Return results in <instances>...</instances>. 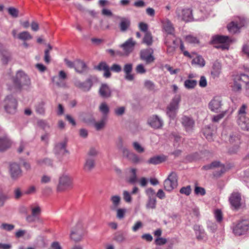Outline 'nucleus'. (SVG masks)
<instances>
[{
  "label": "nucleus",
  "mask_w": 249,
  "mask_h": 249,
  "mask_svg": "<svg viewBox=\"0 0 249 249\" xmlns=\"http://www.w3.org/2000/svg\"><path fill=\"white\" fill-rule=\"evenodd\" d=\"M13 87L9 88L14 92L20 90L24 86L29 87L31 80L29 76L22 71H18L13 78Z\"/></svg>",
  "instance_id": "nucleus-1"
},
{
  "label": "nucleus",
  "mask_w": 249,
  "mask_h": 249,
  "mask_svg": "<svg viewBox=\"0 0 249 249\" xmlns=\"http://www.w3.org/2000/svg\"><path fill=\"white\" fill-rule=\"evenodd\" d=\"M181 97L179 94L175 95L171 100L166 109V114L167 116L172 120H174L177 114L179 109V103L181 101Z\"/></svg>",
  "instance_id": "nucleus-2"
},
{
  "label": "nucleus",
  "mask_w": 249,
  "mask_h": 249,
  "mask_svg": "<svg viewBox=\"0 0 249 249\" xmlns=\"http://www.w3.org/2000/svg\"><path fill=\"white\" fill-rule=\"evenodd\" d=\"M231 40L228 36L216 35L212 37V43L213 44H219L216 46V48H220L223 50H228L229 47Z\"/></svg>",
  "instance_id": "nucleus-3"
},
{
  "label": "nucleus",
  "mask_w": 249,
  "mask_h": 249,
  "mask_svg": "<svg viewBox=\"0 0 249 249\" xmlns=\"http://www.w3.org/2000/svg\"><path fill=\"white\" fill-rule=\"evenodd\" d=\"M164 188L168 191H171L178 186V175L175 172H172L164 182Z\"/></svg>",
  "instance_id": "nucleus-4"
},
{
  "label": "nucleus",
  "mask_w": 249,
  "mask_h": 249,
  "mask_svg": "<svg viewBox=\"0 0 249 249\" xmlns=\"http://www.w3.org/2000/svg\"><path fill=\"white\" fill-rule=\"evenodd\" d=\"M72 178L68 175L63 174L59 178L58 191H63L72 186Z\"/></svg>",
  "instance_id": "nucleus-5"
},
{
  "label": "nucleus",
  "mask_w": 249,
  "mask_h": 249,
  "mask_svg": "<svg viewBox=\"0 0 249 249\" xmlns=\"http://www.w3.org/2000/svg\"><path fill=\"white\" fill-rule=\"evenodd\" d=\"M18 103L16 99L12 95L6 97L4 100V109L5 111L10 114H14L17 111Z\"/></svg>",
  "instance_id": "nucleus-6"
},
{
  "label": "nucleus",
  "mask_w": 249,
  "mask_h": 249,
  "mask_svg": "<svg viewBox=\"0 0 249 249\" xmlns=\"http://www.w3.org/2000/svg\"><path fill=\"white\" fill-rule=\"evenodd\" d=\"M249 229V221L244 220L239 222L233 229V232L236 235L245 234Z\"/></svg>",
  "instance_id": "nucleus-7"
},
{
  "label": "nucleus",
  "mask_w": 249,
  "mask_h": 249,
  "mask_svg": "<svg viewBox=\"0 0 249 249\" xmlns=\"http://www.w3.org/2000/svg\"><path fill=\"white\" fill-rule=\"evenodd\" d=\"M179 38H170L169 36H166L165 37V44L167 47V53L170 55H173L176 49L178 46Z\"/></svg>",
  "instance_id": "nucleus-8"
},
{
  "label": "nucleus",
  "mask_w": 249,
  "mask_h": 249,
  "mask_svg": "<svg viewBox=\"0 0 249 249\" xmlns=\"http://www.w3.org/2000/svg\"><path fill=\"white\" fill-rule=\"evenodd\" d=\"M119 149H122L123 156L127 158L129 160L135 163H137L141 161V159L133 152H130L126 148H123V142L121 140L118 145Z\"/></svg>",
  "instance_id": "nucleus-9"
},
{
  "label": "nucleus",
  "mask_w": 249,
  "mask_h": 249,
  "mask_svg": "<svg viewBox=\"0 0 249 249\" xmlns=\"http://www.w3.org/2000/svg\"><path fill=\"white\" fill-rule=\"evenodd\" d=\"M245 22L244 18H238L237 20L232 21L228 25V30L231 34L237 33L239 29L245 25Z\"/></svg>",
  "instance_id": "nucleus-10"
},
{
  "label": "nucleus",
  "mask_w": 249,
  "mask_h": 249,
  "mask_svg": "<svg viewBox=\"0 0 249 249\" xmlns=\"http://www.w3.org/2000/svg\"><path fill=\"white\" fill-rule=\"evenodd\" d=\"M178 18L186 22L190 21L192 19V11L190 9L178 8L176 11Z\"/></svg>",
  "instance_id": "nucleus-11"
},
{
  "label": "nucleus",
  "mask_w": 249,
  "mask_h": 249,
  "mask_svg": "<svg viewBox=\"0 0 249 249\" xmlns=\"http://www.w3.org/2000/svg\"><path fill=\"white\" fill-rule=\"evenodd\" d=\"M161 23L162 29L167 34L166 36H169L170 38H177L175 34V28L172 22L168 19H165L161 21Z\"/></svg>",
  "instance_id": "nucleus-12"
},
{
  "label": "nucleus",
  "mask_w": 249,
  "mask_h": 249,
  "mask_svg": "<svg viewBox=\"0 0 249 249\" xmlns=\"http://www.w3.org/2000/svg\"><path fill=\"white\" fill-rule=\"evenodd\" d=\"M92 85V81L90 78L86 79L84 82H82L79 80H75L74 81V86L83 91H89L91 88Z\"/></svg>",
  "instance_id": "nucleus-13"
},
{
  "label": "nucleus",
  "mask_w": 249,
  "mask_h": 249,
  "mask_svg": "<svg viewBox=\"0 0 249 249\" xmlns=\"http://www.w3.org/2000/svg\"><path fill=\"white\" fill-rule=\"evenodd\" d=\"M84 235V230L82 225L78 224L71 232V238L75 242L80 241Z\"/></svg>",
  "instance_id": "nucleus-14"
},
{
  "label": "nucleus",
  "mask_w": 249,
  "mask_h": 249,
  "mask_svg": "<svg viewBox=\"0 0 249 249\" xmlns=\"http://www.w3.org/2000/svg\"><path fill=\"white\" fill-rule=\"evenodd\" d=\"M181 123L187 132H192L195 126V121L187 116H183L181 119Z\"/></svg>",
  "instance_id": "nucleus-15"
},
{
  "label": "nucleus",
  "mask_w": 249,
  "mask_h": 249,
  "mask_svg": "<svg viewBox=\"0 0 249 249\" xmlns=\"http://www.w3.org/2000/svg\"><path fill=\"white\" fill-rule=\"evenodd\" d=\"M215 168L219 169L218 172L219 173L218 174V176L224 173L226 171L224 166L220 163L219 161H215L212 162L211 164L206 165L203 166L202 169L204 170H208L210 169H213Z\"/></svg>",
  "instance_id": "nucleus-16"
},
{
  "label": "nucleus",
  "mask_w": 249,
  "mask_h": 249,
  "mask_svg": "<svg viewBox=\"0 0 249 249\" xmlns=\"http://www.w3.org/2000/svg\"><path fill=\"white\" fill-rule=\"evenodd\" d=\"M222 100L219 97H214L209 103V107L211 111L217 112L222 106Z\"/></svg>",
  "instance_id": "nucleus-17"
},
{
  "label": "nucleus",
  "mask_w": 249,
  "mask_h": 249,
  "mask_svg": "<svg viewBox=\"0 0 249 249\" xmlns=\"http://www.w3.org/2000/svg\"><path fill=\"white\" fill-rule=\"evenodd\" d=\"M136 42L133 41L132 38H129L124 43L121 45V47L123 49L125 54L128 55L134 49Z\"/></svg>",
  "instance_id": "nucleus-18"
},
{
  "label": "nucleus",
  "mask_w": 249,
  "mask_h": 249,
  "mask_svg": "<svg viewBox=\"0 0 249 249\" xmlns=\"http://www.w3.org/2000/svg\"><path fill=\"white\" fill-rule=\"evenodd\" d=\"M153 53V51L150 49L142 50L141 52V58L147 63H151L154 60V56L152 55Z\"/></svg>",
  "instance_id": "nucleus-19"
},
{
  "label": "nucleus",
  "mask_w": 249,
  "mask_h": 249,
  "mask_svg": "<svg viewBox=\"0 0 249 249\" xmlns=\"http://www.w3.org/2000/svg\"><path fill=\"white\" fill-rule=\"evenodd\" d=\"M241 200V195L238 193H233L229 198L231 205L235 209H238L240 207Z\"/></svg>",
  "instance_id": "nucleus-20"
},
{
  "label": "nucleus",
  "mask_w": 249,
  "mask_h": 249,
  "mask_svg": "<svg viewBox=\"0 0 249 249\" xmlns=\"http://www.w3.org/2000/svg\"><path fill=\"white\" fill-rule=\"evenodd\" d=\"M119 18L120 19L119 24L120 31L123 33L126 32L130 26V20L128 18L124 17H119Z\"/></svg>",
  "instance_id": "nucleus-21"
},
{
  "label": "nucleus",
  "mask_w": 249,
  "mask_h": 249,
  "mask_svg": "<svg viewBox=\"0 0 249 249\" xmlns=\"http://www.w3.org/2000/svg\"><path fill=\"white\" fill-rule=\"evenodd\" d=\"M10 172L11 176L13 179H16L21 176V170L17 163H13L10 165Z\"/></svg>",
  "instance_id": "nucleus-22"
},
{
  "label": "nucleus",
  "mask_w": 249,
  "mask_h": 249,
  "mask_svg": "<svg viewBox=\"0 0 249 249\" xmlns=\"http://www.w3.org/2000/svg\"><path fill=\"white\" fill-rule=\"evenodd\" d=\"M99 93L103 98H108L111 95V91L107 84H102L99 89Z\"/></svg>",
  "instance_id": "nucleus-23"
},
{
  "label": "nucleus",
  "mask_w": 249,
  "mask_h": 249,
  "mask_svg": "<svg viewBox=\"0 0 249 249\" xmlns=\"http://www.w3.org/2000/svg\"><path fill=\"white\" fill-rule=\"evenodd\" d=\"M95 159L91 157H87L84 165V170L86 172H90L95 166Z\"/></svg>",
  "instance_id": "nucleus-24"
},
{
  "label": "nucleus",
  "mask_w": 249,
  "mask_h": 249,
  "mask_svg": "<svg viewBox=\"0 0 249 249\" xmlns=\"http://www.w3.org/2000/svg\"><path fill=\"white\" fill-rule=\"evenodd\" d=\"M124 71L125 73L124 78L128 81H133L134 78V75L131 73L132 71V64L130 63L124 65Z\"/></svg>",
  "instance_id": "nucleus-25"
},
{
  "label": "nucleus",
  "mask_w": 249,
  "mask_h": 249,
  "mask_svg": "<svg viewBox=\"0 0 249 249\" xmlns=\"http://www.w3.org/2000/svg\"><path fill=\"white\" fill-rule=\"evenodd\" d=\"M191 54L194 56L192 58V64L196 65L199 67H203L205 65V61L204 58L200 55H198L195 53H193Z\"/></svg>",
  "instance_id": "nucleus-26"
},
{
  "label": "nucleus",
  "mask_w": 249,
  "mask_h": 249,
  "mask_svg": "<svg viewBox=\"0 0 249 249\" xmlns=\"http://www.w3.org/2000/svg\"><path fill=\"white\" fill-rule=\"evenodd\" d=\"M96 69L99 71H104V76L106 78H109L111 76L110 69L108 65L105 62H100L98 66L96 67Z\"/></svg>",
  "instance_id": "nucleus-27"
},
{
  "label": "nucleus",
  "mask_w": 249,
  "mask_h": 249,
  "mask_svg": "<svg viewBox=\"0 0 249 249\" xmlns=\"http://www.w3.org/2000/svg\"><path fill=\"white\" fill-rule=\"evenodd\" d=\"M237 124L242 129L249 131V118L246 116L238 118Z\"/></svg>",
  "instance_id": "nucleus-28"
},
{
  "label": "nucleus",
  "mask_w": 249,
  "mask_h": 249,
  "mask_svg": "<svg viewBox=\"0 0 249 249\" xmlns=\"http://www.w3.org/2000/svg\"><path fill=\"white\" fill-rule=\"evenodd\" d=\"M11 145V142L9 138L6 136L0 137V151H3L9 148Z\"/></svg>",
  "instance_id": "nucleus-29"
},
{
  "label": "nucleus",
  "mask_w": 249,
  "mask_h": 249,
  "mask_svg": "<svg viewBox=\"0 0 249 249\" xmlns=\"http://www.w3.org/2000/svg\"><path fill=\"white\" fill-rule=\"evenodd\" d=\"M221 65L218 62L215 61L213 63L212 70L211 71V75L213 78L218 77L221 73Z\"/></svg>",
  "instance_id": "nucleus-30"
},
{
  "label": "nucleus",
  "mask_w": 249,
  "mask_h": 249,
  "mask_svg": "<svg viewBox=\"0 0 249 249\" xmlns=\"http://www.w3.org/2000/svg\"><path fill=\"white\" fill-rule=\"evenodd\" d=\"M55 152L57 154L64 155L68 151L66 149V142L65 141L57 143L54 148Z\"/></svg>",
  "instance_id": "nucleus-31"
},
{
  "label": "nucleus",
  "mask_w": 249,
  "mask_h": 249,
  "mask_svg": "<svg viewBox=\"0 0 249 249\" xmlns=\"http://www.w3.org/2000/svg\"><path fill=\"white\" fill-rule=\"evenodd\" d=\"M196 238L199 240H203L205 237V233L204 230L202 229L199 225H196L194 227Z\"/></svg>",
  "instance_id": "nucleus-32"
},
{
  "label": "nucleus",
  "mask_w": 249,
  "mask_h": 249,
  "mask_svg": "<svg viewBox=\"0 0 249 249\" xmlns=\"http://www.w3.org/2000/svg\"><path fill=\"white\" fill-rule=\"evenodd\" d=\"M74 69L76 72L81 73L86 70V65L84 62L80 60H77L75 61Z\"/></svg>",
  "instance_id": "nucleus-33"
},
{
  "label": "nucleus",
  "mask_w": 249,
  "mask_h": 249,
  "mask_svg": "<svg viewBox=\"0 0 249 249\" xmlns=\"http://www.w3.org/2000/svg\"><path fill=\"white\" fill-rule=\"evenodd\" d=\"M129 174L127 180L130 183H134L137 181V176H136V169L135 168H131L128 172Z\"/></svg>",
  "instance_id": "nucleus-34"
},
{
  "label": "nucleus",
  "mask_w": 249,
  "mask_h": 249,
  "mask_svg": "<svg viewBox=\"0 0 249 249\" xmlns=\"http://www.w3.org/2000/svg\"><path fill=\"white\" fill-rule=\"evenodd\" d=\"M142 43L147 46H150L152 44L153 38L151 34L149 32L144 33Z\"/></svg>",
  "instance_id": "nucleus-35"
},
{
  "label": "nucleus",
  "mask_w": 249,
  "mask_h": 249,
  "mask_svg": "<svg viewBox=\"0 0 249 249\" xmlns=\"http://www.w3.org/2000/svg\"><path fill=\"white\" fill-rule=\"evenodd\" d=\"M110 200L112 203L111 209L115 210L119 206L121 202V197L119 196H113L111 197Z\"/></svg>",
  "instance_id": "nucleus-36"
},
{
  "label": "nucleus",
  "mask_w": 249,
  "mask_h": 249,
  "mask_svg": "<svg viewBox=\"0 0 249 249\" xmlns=\"http://www.w3.org/2000/svg\"><path fill=\"white\" fill-rule=\"evenodd\" d=\"M18 38L21 40L25 41L32 39L31 35L27 31H23L18 35Z\"/></svg>",
  "instance_id": "nucleus-37"
},
{
  "label": "nucleus",
  "mask_w": 249,
  "mask_h": 249,
  "mask_svg": "<svg viewBox=\"0 0 249 249\" xmlns=\"http://www.w3.org/2000/svg\"><path fill=\"white\" fill-rule=\"evenodd\" d=\"M197 85V81L195 80L187 79L184 81V87L188 89H193Z\"/></svg>",
  "instance_id": "nucleus-38"
},
{
  "label": "nucleus",
  "mask_w": 249,
  "mask_h": 249,
  "mask_svg": "<svg viewBox=\"0 0 249 249\" xmlns=\"http://www.w3.org/2000/svg\"><path fill=\"white\" fill-rule=\"evenodd\" d=\"M242 84L239 80L236 79L235 76L233 79V83L232 85V89L234 91H239L241 90Z\"/></svg>",
  "instance_id": "nucleus-39"
},
{
  "label": "nucleus",
  "mask_w": 249,
  "mask_h": 249,
  "mask_svg": "<svg viewBox=\"0 0 249 249\" xmlns=\"http://www.w3.org/2000/svg\"><path fill=\"white\" fill-rule=\"evenodd\" d=\"M47 47L48 48L44 52V61L46 63L48 64L50 62V52L52 50V47L50 44H48Z\"/></svg>",
  "instance_id": "nucleus-40"
},
{
  "label": "nucleus",
  "mask_w": 249,
  "mask_h": 249,
  "mask_svg": "<svg viewBox=\"0 0 249 249\" xmlns=\"http://www.w3.org/2000/svg\"><path fill=\"white\" fill-rule=\"evenodd\" d=\"M180 43V49L184 56L188 57L189 58H193L194 56H193L191 53H190L188 51L185 50V47L181 41V40L179 38V40H178V44Z\"/></svg>",
  "instance_id": "nucleus-41"
},
{
  "label": "nucleus",
  "mask_w": 249,
  "mask_h": 249,
  "mask_svg": "<svg viewBox=\"0 0 249 249\" xmlns=\"http://www.w3.org/2000/svg\"><path fill=\"white\" fill-rule=\"evenodd\" d=\"M186 41L190 44H196L199 43L198 39L193 36L188 35L185 37Z\"/></svg>",
  "instance_id": "nucleus-42"
},
{
  "label": "nucleus",
  "mask_w": 249,
  "mask_h": 249,
  "mask_svg": "<svg viewBox=\"0 0 249 249\" xmlns=\"http://www.w3.org/2000/svg\"><path fill=\"white\" fill-rule=\"evenodd\" d=\"M236 79L239 80L242 84L246 83V84L249 83V77L245 74H242L240 75H236Z\"/></svg>",
  "instance_id": "nucleus-43"
},
{
  "label": "nucleus",
  "mask_w": 249,
  "mask_h": 249,
  "mask_svg": "<svg viewBox=\"0 0 249 249\" xmlns=\"http://www.w3.org/2000/svg\"><path fill=\"white\" fill-rule=\"evenodd\" d=\"M8 12L9 15L14 18H17L18 17L19 11L16 8L9 7L8 9Z\"/></svg>",
  "instance_id": "nucleus-44"
},
{
  "label": "nucleus",
  "mask_w": 249,
  "mask_h": 249,
  "mask_svg": "<svg viewBox=\"0 0 249 249\" xmlns=\"http://www.w3.org/2000/svg\"><path fill=\"white\" fill-rule=\"evenodd\" d=\"M203 134L205 136L206 138L208 141H212V136L213 134L211 132V128L209 126L206 127L204 130H203Z\"/></svg>",
  "instance_id": "nucleus-45"
},
{
  "label": "nucleus",
  "mask_w": 249,
  "mask_h": 249,
  "mask_svg": "<svg viewBox=\"0 0 249 249\" xmlns=\"http://www.w3.org/2000/svg\"><path fill=\"white\" fill-rule=\"evenodd\" d=\"M100 111L105 115L109 112V107L106 103H102L99 107Z\"/></svg>",
  "instance_id": "nucleus-46"
},
{
  "label": "nucleus",
  "mask_w": 249,
  "mask_h": 249,
  "mask_svg": "<svg viewBox=\"0 0 249 249\" xmlns=\"http://www.w3.org/2000/svg\"><path fill=\"white\" fill-rule=\"evenodd\" d=\"M114 240L118 242L121 243L125 240V237L123 233L117 232L114 237Z\"/></svg>",
  "instance_id": "nucleus-47"
},
{
  "label": "nucleus",
  "mask_w": 249,
  "mask_h": 249,
  "mask_svg": "<svg viewBox=\"0 0 249 249\" xmlns=\"http://www.w3.org/2000/svg\"><path fill=\"white\" fill-rule=\"evenodd\" d=\"M180 193L189 196L191 193V188L190 186L182 187L179 191Z\"/></svg>",
  "instance_id": "nucleus-48"
},
{
  "label": "nucleus",
  "mask_w": 249,
  "mask_h": 249,
  "mask_svg": "<svg viewBox=\"0 0 249 249\" xmlns=\"http://www.w3.org/2000/svg\"><path fill=\"white\" fill-rule=\"evenodd\" d=\"M133 146L134 149L138 153H141L144 151V148L138 142H134Z\"/></svg>",
  "instance_id": "nucleus-49"
},
{
  "label": "nucleus",
  "mask_w": 249,
  "mask_h": 249,
  "mask_svg": "<svg viewBox=\"0 0 249 249\" xmlns=\"http://www.w3.org/2000/svg\"><path fill=\"white\" fill-rule=\"evenodd\" d=\"M247 108V106L246 105H243L238 110V118H241L242 116H246V109Z\"/></svg>",
  "instance_id": "nucleus-50"
},
{
  "label": "nucleus",
  "mask_w": 249,
  "mask_h": 249,
  "mask_svg": "<svg viewBox=\"0 0 249 249\" xmlns=\"http://www.w3.org/2000/svg\"><path fill=\"white\" fill-rule=\"evenodd\" d=\"M195 193L197 195L204 196L206 192L204 188L196 186L195 189Z\"/></svg>",
  "instance_id": "nucleus-51"
},
{
  "label": "nucleus",
  "mask_w": 249,
  "mask_h": 249,
  "mask_svg": "<svg viewBox=\"0 0 249 249\" xmlns=\"http://www.w3.org/2000/svg\"><path fill=\"white\" fill-rule=\"evenodd\" d=\"M1 228L6 231H11L14 229L15 226L13 224L2 223L1 225Z\"/></svg>",
  "instance_id": "nucleus-52"
},
{
  "label": "nucleus",
  "mask_w": 249,
  "mask_h": 249,
  "mask_svg": "<svg viewBox=\"0 0 249 249\" xmlns=\"http://www.w3.org/2000/svg\"><path fill=\"white\" fill-rule=\"evenodd\" d=\"M139 28L142 32L144 33L149 32L148 31V25L144 22H141L139 23Z\"/></svg>",
  "instance_id": "nucleus-53"
},
{
  "label": "nucleus",
  "mask_w": 249,
  "mask_h": 249,
  "mask_svg": "<svg viewBox=\"0 0 249 249\" xmlns=\"http://www.w3.org/2000/svg\"><path fill=\"white\" fill-rule=\"evenodd\" d=\"M98 154V152L95 148L91 147L89 149L87 157L93 158L96 156Z\"/></svg>",
  "instance_id": "nucleus-54"
},
{
  "label": "nucleus",
  "mask_w": 249,
  "mask_h": 249,
  "mask_svg": "<svg viewBox=\"0 0 249 249\" xmlns=\"http://www.w3.org/2000/svg\"><path fill=\"white\" fill-rule=\"evenodd\" d=\"M226 113V111H224L219 114L214 116L213 117V121L214 122H218L221 119H222L225 116Z\"/></svg>",
  "instance_id": "nucleus-55"
},
{
  "label": "nucleus",
  "mask_w": 249,
  "mask_h": 249,
  "mask_svg": "<svg viewBox=\"0 0 249 249\" xmlns=\"http://www.w3.org/2000/svg\"><path fill=\"white\" fill-rule=\"evenodd\" d=\"M156 244L157 245H163L165 244L167 242V240L165 238H163L161 237H156Z\"/></svg>",
  "instance_id": "nucleus-56"
},
{
  "label": "nucleus",
  "mask_w": 249,
  "mask_h": 249,
  "mask_svg": "<svg viewBox=\"0 0 249 249\" xmlns=\"http://www.w3.org/2000/svg\"><path fill=\"white\" fill-rule=\"evenodd\" d=\"M156 206V199L155 198H149L148 202L147 204V207L148 208L153 209Z\"/></svg>",
  "instance_id": "nucleus-57"
},
{
  "label": "nucleus",
  "mask_w": 249,
  "mask_h": 249,
  "mask_svg": "<svg viewBox=\"0 0 249 249\" xmlns=\"http://www.w3.org/2000/svg\"><path fill=\"white\" fill-rule=\"evenodd\" d=\"M123 198L126 202H130L132 200L130 194L126 191H124L123 192Z\"/></svg>",
  "instance_id": "nucleus-58"
},
{
  "label": "nucleus",
  "mask_w": 249,
  "mask_h": 249,
  "mask_svg": "<svg viewBox=\"0 0 249 249\" xmlns=\"http://www.w3.org/2000/svg\"><path fill=\"white\" fill-rule=\"evenodd\" d=\"M105 125V121L104 120H102L99 122L96 123L95 124V127L97 130H99L103 128Z\"/></svg>",
  "instance_id": "nucleus-59"
},
{
  "label": "nucleus",
  "mask_w": 249,
  "mask_h": 249,
  "mask_svg": "<svg viewBox=\"0 0 249 249\" xmlns=\"http://www.w3.org/2000/svg\"><path fill=\"white\" fill-rule=\"evenodd\" d=\"M38 163L40 165H52V161L50 159H45L43 160H40L38 161Z\"/></svg>",
  "instance_id": "nucleus-60"
},
{
  "label": "nucleus",
  "mask_w": 249,
  "mask_h": 249,
  "mask_svg": "<svg viewBox=\"0 0 249 249\" xmlns=\"http://www.w3.org/2000/svg\"><path fill=\"white\" fill-rule=\"evenodd\" d=\"M136 71L138 73L143 74L146 71V70L142 64H139L136 68Z\"/></svg>",
  "instance_id": "nucleus-61"
},
{
  "label": "nucleus",
  "mask_w": 249,
  "mask_h": 249,
  "mask_svg": "<svg viewBox=\"0 0 249 249\" xmlns=\"http://www.w3.org/2000/svg\"><path fill=\"white\" fill-rule=\"evenodd\" d=\"M207 82L206 78L204 76H201L199 82V85L200 87L204 88L207 86Z\"/></svg>",
  "instance_id": "nucleus-62"
},
{
  "label": "nucleus",
  "mask_w": 249,
  "mask_h": 249,
  "mask_svg": "<svg viewBox=\"0 0 249 249\" xmlns=\"http://www.w3.org/2000/svg\"><path fill=\"white\" fill-rule=\"evenodd\" d=\"M146 193L149 198H155V193L154 189L152 188H148L146 190Z\"/></svg>",
  "instance_id": "nucleus-63"
},
{
  "label": "nucleus",
  "mask_w": 249,
  "mask_h": 249,
  "mask_svg": "<svg viewBox=\"0 0 249 249\" xmlns=\"http://www.w3.org/2000/svg\"><path fill=\"white\" fill-rule=\"evenodd\" d=\"M145 87L148 90H153L154 89V84L150 81H146L144 83Z\"/></svg>",
  "instance_id": "nucleus-64"
}]
</instances>
